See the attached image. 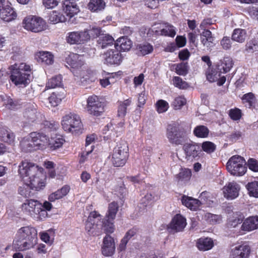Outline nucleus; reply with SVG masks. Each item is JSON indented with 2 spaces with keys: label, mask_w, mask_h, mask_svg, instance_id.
Listing matches in <instances>:
<instances>
[{
  "label": "nucleus",
  "mask_w": 258,
  "mask_h": 258,
  "mask_svg": "<svg viewBox=\"0 0 258 258\" xmlns=\"http://www.w3.org/2000/svg\"><path fill=\"white\" fill-rule=\"evenodd\" d=\"M42 171V168L26 160L22 161L19 166L20 178L31 189L36 191L43 189L46 185V177Z\"/></svg>",
  "instance_id": "1"
},
{
  "label": "nucleus",
  "mask_w": 258,
  "mask_h": 258,
  "mask_svg": "<svg viewBox=\"0 0 258 258\" xmlns=\"http://www.w3.org/2000/svg\"><path fill=\"white\" fill-rule=\"evenodd\" d=\"M9 70L11 74L10 79L15 85H25L28 83L30 74L27 72L30 71L29 66L25 63H16L9 67Z\"/></svg>",
  "instance_id": "2"
},
{
  "label": "nucleus",
  "mask_w": 258,
  "mask_h": 258,
  "mask_svg": "<svg viewBox=\"0 0 258 258\" xmlns=\"http://www.w3.org/2000/svg\"><path fill=\"white\" fill-rule=\"evenodd\" d=\"M21 208L23 212L41 220L48 215L47 212L42 209V204L37 200H26L22 205Z\"/></svg>",
  "instance_id": "3"
},
{
  "label": "nucleus",
  "mask_w": 258,
  "mask_h": 258,
  "mask_svg": "<svg viewBox=\"0 0 258 258\" xmlns=\"http://www.w3.org/2000/svg\"><path fill=\"white\" fill-rule=\"evenodd\" d=\"M61 125L64 131L72 134H77L83 128L80 116L70 112L62 117Z\"/></svg>",
  "instance_id": "4"
},
{
  "label": "nucleus",
  "mask_w": 258,
  "mask_h": 258,
  "mask_svg": "<svg viewBox=\"0 0 258 258\" xmlns=\"http://www.w3.org/2000/svg\"><path fill=\"white\" fill-rule=\"evenodd\" d=\"M128 157L127 144L125 142H122L114 148L112 154L111 161L114 166H123L125 164Z\"/></svg>",
  "instance_id": "5"
},
{
  "label": "nucleus",
  "mask_w": 258,
  "mask_h": 258,
  "mask_svg": "<svg viewBox=\"0 0 258 258\" xmlns=\"http://www.w3.org/2000/svg\"><path fill=\"white\" fill-rule=\"evenodd\" d=\"M227 169L231 174L235 176L244 175L247 170L244 158L238 155L231 157L227 163Z\"/></svg>",
  "instance_id": "6"
},
{
  "label": "nucleus",
  "mask_w": 258,
  "mask_h": 258,
  "mask_svg": "<svg viewBox=\"0 0 258 258\" xmlns=\"http://www.w3.org/2000/svg\"><path fill=\"white\" fill-rule=\"evenodd\" d=\"M166 135L169 142L175 145L182 144L186 139L185 132L174 123L170 124L167 126Z\"/></svg>",
  "instance_id": "7"
},
{
  "label": "nucleus",
  "mask_w": 258,
  "mask_h": 258,
  "mask_svg": "<svg viewBox=\"0 0 258 258\" xmlns=\"http://www.w3.org/2000/svg\"><path fill=\"white\" fill-rule=\"evenodd\" d=\"M22 24L25 29L35 33L43 31L47 27L46 22L43 19L32 15L26 17Z\"/></svg>",
  "instance_id": "8"
},
{
  "label": "nucleus",
  "mask_w": 258,
  "mask_h": 258,
  "mask_svg": "<svg viewBox=\"0 0 258 258\" xmlns=\"http://www.w3.org/2000/svg\"><path fill=\"white\" fill-rule=\"evenodd\" d=\"M86 110L88 113L92 116H101L104 112V103L97 96H90L87 100Z\"/></svg>",
  "instance_id": "9"
},
{
  "label": "nucleus",
  "mask_w": 258,
  "mask_h": 258,
  "mask_svg": "<svg viewBox=\"0 0 258 258\" xmlns=\"http://www.w3.org/2000/svg\"><path fill=\"white\" fill-rule=\"evenodd\" d=\"M15 238L16 242L24 240L26 242H36L38 239L37 232L34 228L32 227H22L17 231Z\"/></svg>",
  "instance_id": "10"
},
{
  "label": "nucleus",
  "mask_w": 258,
  "mask_h": 258,
  "mask_svg": "<svg viewBox=\"0 0 258 258\" xmlns=\"http://www.w3.org/2000/svg\"><path fill=\"white\" fill-rule=\"evenodd\" d=\"M79 75L73 74L75 80L79 85L86 86L93 82L96 80L95 73L89 69L86 66L78 70Z\"/></svg>",
  "instance_id": "11"
},
{
  "label": "nucleus",
  "mask_w": 258,
  "mask_h": 258,
  "mask_svg": "<svg viewBox=\"0 0 258 258\" xmlns=\"http://www.w3.org/2000/svg\"><path fill=\"white\" fill-rule=\"evenodd\" d=\"M66 62L71 67V72L73 74L78 76V70L86 66L84 57L78 54L70 53L66 58Z\"/></svg>",
  "instance_id": "12"
},
{
  "label": "nucleus",
  "mask_w": 258,
  "mask_h": 258,
  "mask_svg": "<svg viewBox=\"0 0 258 258\" xmlns=\"http://www.w3.org/2000/svg\"><path fill=\"white\" fill-rule=\"evenodd\" d=\"M152 30L157 35L161 36L173 37L176 34L174 27L167 23L155 24L152 26Z\"/></svg>",
  "instance_id": "13"
},
{
  "label": "nucleus",
  "mask_w": 258,
  "mask_h": 258,
  "mask_svg": "<svg viewBox=\"0 0 258 258\" xmlns=\"http://www.w3.org/2000/svg\"><path fill=\"white\" fill-rule=\"evenodd\" d=\"M186 220L181 214H176L172 218L168 226V230L170 232H181L186 226Z\"/></svg>",
  "instance_id": "14"
},
{
  "label": "nucleus",
  "mask_w": 258,
  "mask_h": 258,
  "mask_svg": "<svg viewBox=\"0 0 258 258\" xmlns=\"http://www.w3.org/2000/svg\"><path fill=\"white\" fill-rule=\"evenodd\" d=\"M251 252L250 246L243 243L233 247L230 251L229 258H248Z\"/></svg>",
  "instance_id": "15"
},
{
  "label": "nucleus",
  "mask_w": 258,
  "mask_h": 258,
  "mask_svg": "<svg viewBox=\"0 0 258 258\" xmlns=\"http://www.w3.org/2000/svg\"><path fill=\"white\" fill-rule=\"evenodd\" d=\"M185 158L187 160L192 161L198 157L200 151V147L193 142L185 143L183 147Z\"/></svg>",
  "instance_id": "16"
},
{
  "label": "nucleus",
  "mask_w": 258,
  "mask_h": 258,
  "mask_svg": "<svg viewBox=\"0 0 258 258\" xmlns=\"http://www.w3.org/2000/svg\"><path fill=\"white\" fill-rule=\"evenodd\" d=\"M30 138L33 139V144L37 149L44 150L48 146L49 138L42 132L30 133Z\"/></svg>",
  "instance_id": "17"
},
{
  "label": "nucleus",
  "mask_w": 258,
  "mask_h": 258,
  "mask_svg": "<svg viewBox=\"0 0 258 258\" xmlns=\"http://www.w3.org/2000/svg\"><path fill=\"white\" fill-rule=\"evenodd\" d=\"M66 40L71 44H83L88 41V36L83 31L72 32L68 34Z\"/></svg>",
  "instance_id": "18"
},
{
  "label": "nucleus",
  "mask_w": 258,
  "mask_h": 258,
  "mask_svg": "<svg viewBox=\"0 0 258 258\" xmlns=\"http://www.w3.org/2000/svg\"><path fill=\"white\" fill-rule=\"evenodd\" d=\"M105 62L110 64H119L122 61V57L118 48H111L104 53Z\"/></svg>",
  "instance_id": "19"
},
{
  "label": "nucleus",
  "mask_w": 258,
  "mask_h": 258,
  "mask_svg": "<svg viewBox=\"0 0 258 258\" xmlns=\"http://www.w3.org/2000/svg\"><path fill=\"white\" fill-rule=\"evenodd\" d=\"M240 189V186L237 182L234 181L229 182L223 188L224 197L228 200L237 198Z\"/></svg>",
  "instance_id": "20"
},
{
  "label": "nucleus",
  "mask_w": 258,
  "mask_h": 258,
  "mask_svg": "<svg viewBox=\"0 0 258 258\" xmlns=\"http://www.w3.org/2000/svg\"><path fill=\"white\" fill-rule=\"evenodd\" d=\"M221 73L216 69L209 68L206 73L207 79L211 83L217 82L218 86L223 85L226 81L225 76L221 77Z\"/></svg>",
  "instance_id": "21"
},
{
  "label": "nucleus",
  "mask_w": 258,
  "mask_h": 258,
  "mask_svg": "<svg viewBox=\"0 0 258 258\" xmlns=\"http://www.w3.org/2000/svg\"><path fill=\"white\" fill-rule=\"evenodd\" d=\"M234 62L232 58L229 56H225L216 64V69L220 72L226 74L229 72L232 68Z\"/></svg>",
  "instance_id": "22"
},
{
  "label": "nucleus",
  "mask_w": 258,
  "mask_h": 258,
  "mask_svg": "<svg viewBox=\"0 0 258 258\" xmlns=\"http://www.w3.org/2000/svg\"><path fill=\"white\" fill-rule=\"evenodd\" d=\"M63 10L67 16L71 18L79 12V8L74 0H64Z\"/></svg>",
  "instance_id": "23"
},
{
  "label": "nucleus",
  "mask_w": 258,
  "mask_h": 258,
  "mask_svg": "<svg viewBox=\"0 0 258 258\" xmlns=\"http://www.w3.org/2000/svg\"><path fill=\"white\" fill-rule=\"evenodd\" d=\"M92 217L88 218L85 224V229L88 234L90 235L95 236H98L102 232V226L100 224H94V223H91Z\"/></svg>",
  "instance_id": "24"
},
{
  "label": "nucleus",
  "mask_w": 258,
  "mask_h": 258,
  "mask_svg": "<svg viewBox=\"0 0 258 258\" xmlns=\"http://www.w3.org/2000/svg\"><path fill=\"white\" fill-rule=\"evenodd\" d=\"M65 142L64 139L59 135H55L48 139V147L51 150H57L62 147Z\"/></svg>",
  "instance_id": "25"
},
{
  "label": "nucleus",
  "mask_w": 258,
  "mask_h": 258,
  "mask_svg": "<svg viewBox=\"0 0 258 258\" xmlns=\"http://www.w3.org/2000/svg\"><path fill=\"white\" fill-rule=\"evenodd\" d=\"M258 228V216H252L247 218L241 226V229L250 231Z\"/></svg>",
  "instance_id": "26"
},
{
  "label": "nucleus",
  "mask_w": 258,
  "mask_h": 258,
  "mask_svg": "<svg viewBox=\"0 0 258 258\" xmlns=\"http://www.w3.org/2000/svg\"><path fill=\"white\" fill-rule=\"evenodd\" d=\"M181 201L183 205L191 210H196L201 204L198 199L185 196L182 197Z\"/></svg>",
  "instance_id": "27"
},
{
  "label": "nucleus",
  "mask_w": 258,
  "mask_h": 258,
  "mask_svg": "<svg viewBox=\"0 0 258 258\" xmlns=\"http://www.w3.org/2000/svg\"><path fill=\"white\" fill-rule=\"evenodd\" d=\"M17 14L9 5L0 12V18L5 21L10 22L14 20Z\"/></svg>",
  "instance_id": "28"
},
{
  "label": "nucleus",
  "mask_w": 258,
  "mask_h": 258,
  "mask_svg": "<svg viewBox=\"0 0 258 258\" xmlns=\"http://www.w3.org/2000/svg\"><path fill=\"white\" fill-rule=\"evenodd\" d=\"M64 97V90L60 89L59 91H56L52 93L50 96L48 98L50 104L53 107L57 106Z\"/></svg>",
  "instance_id": "29"
},
{
  "label": "nucleus",
  "mask_w": 258,
  "mask_h": 258,
  "mask_svg": "<svg viewBox=\"0 0 258 258\" xmlns=\"http://www.w3.org/2000/svg\"><path fill=\"white\" fill-rule=\"evenodd\" d=\"M132 47V41L127 37H122L118 38L115 43L113 48H120L123 51L129 50Z\"/></svg>",
  "instance_id": "30"
},
{
  "label": "nucleus",
  "mask_w": 258,
  "mask_h": 258,
  "mask_svg": "<svg viewBox=\"0 0 258 258\" xmlns=\"http://www.w3.org/2000/svg\"><path fill=\"white\" fill-rule=\"evenodd\" d=\"M70 188L68 185L63 186L61 188L52 193L49 196V200L50 202H54L66 196L69 192Z\"/></svg>",
  "instance_id": "31"
},
{
  "label": "nucleus",
  "mask_w": 258,
  "mask_h": 258,
  "mask_svg": "<svg viewBox=\"0 0 258 258\" xmlns=\"http://www.w3.org/2000/svg\"><path fill=\"white\" fill-rule=\"evenodd\" d=\"M118 204L115 202H111L108 205V211L106 213L105 219L107 221H113L116 217V214L118 210Z\"/></svg>",
  "instance_id": "32"
},
{
  "label": "nucleus",
  "mask_w": 258,
  "mask_h": 258,
  "mask_svg": "<svg viewBox=\"0 0 258 258\" xmlns=\"http://www.w3.org/2000/svg\"><path fill=\"white\" fill-rule=\"evenodd\" d=\"M137 230L135 228H132L129 230L125 234L123 238L122 239L121 242H128L129 240H140L146 241L144 237L138 238L139 237H141V235L137 233Z\"/></svg>",
  "instance_id": "33"
},
{
  "label": "nucleus",
  "mask_w": 258,
  "mask_h": 258,
  "mask_svg": "<svg viewBox=\"0 0 258 258\" xmlns=\"http://www.w3.org/2000/svg\"><path fill=\"white\" fill-rule=\"evenodd\" d=\"M94 140L95 136L94 135H91L87 137L86 139V149L83 152L82 154L80 160V162H84L85 161L87 156L92 152V146L91 147V149H89L88 148V147L89 145L94 142Z\"/></svg>",
  "instance_id": "34"
},
{
  "label": "nucleus",
  "mask_w": 258,
  "mask_h": 258,
  "mask_svg": "<svg viewBox=\"0 0 258 258\" xmlns=\"http://www.w3.org/2000/svg\"><path fill=\"white\" fill-rule=\"evenodd\" d=\"M20 145L22 150L26 152L32 151L37 149L33 144V139L30 138V134L29 137H25L22 139Z\"/></svg>",
  "instance_id": "35"
},
{
  "label": "nucleus",
  "mask_w": 258,
  "mask_h": 258,
  "mask_svg": "<svg viewBox=\"0 0 258 258\" xmlns=\"http://www.w3.org/2000/svg\"><path fill=\"white\" fill-rule=\"evenodd\" d=\"M88 9L92 12H98L103 10L105 3L103 0H90L88 5Z\"/></svg>",
  "instance_id": "36"
},
{
  "label": "nucleus",
  "mask_w": 258,
  "mask_h": 258,
  "mask_svg": "<svg viewBox=\"0 0 258 258\" xmlns=\"http://www.w3.org/2000/svg\"><path fill=\"white\" fill-rule=\"evenodd\" d=\"M24 117L27 123L30 124L34 122L37 119L36 109L34 107L27 108L24 113Z\"/></svg>",
  "instance_id": "37"
},
{
  "label": "nucleus",
  "mask_w": 258,
  "mask_h": 258,
  "mask_svg": "<svg viewBox=\"0 0 258 258\" xmlns=\"http://www.w3.org/2000/svg\"><path fill=\"white\" fill-rule=\"evenodd\" d=\"M66 21V18L60 12L53 11L50 13L49 16V21L52 24H57L58 23L64 22Z\"/></svg>",
  "instance_id": "38"
},
{
  "label": "nucleus",
  "mask_w": 258,
  "mask_h": 258,
  "mask_svg": "<svg viewBox=\"0 0 258 258\" xmlns=\"http://www.w3.org/2000/svg\"><path fill=\"white\" fill-rule=\"evenodd\" d=\"M246 37V31L241 29H236L232 35V39L239 43L243 42Z\"/></svg>",
  "instance_id": "39"
},
{
  "label": "nucleus",
  "mask_w": 258,
  "mask_h": 258,
  "mask_svg": "<svg viewBox=\"0 0 258 258\" xmlns=\"http://www.w3.org/2000/svg\"><path fill=\"white\" fill-rule=\"evenodd\" d=\"M137 49L138 55L142 56L149 54L153 50V46L148 43L139 44L138 45Z\"/></svg>",
  "instance_id": "40"
},
{
  "label": "nucleus",
  "mask_w": 258,
  "mask_h": 258,
  "mask_svg": "<svg viewBox=\"0 0 258 258\" xmlns=\"http://www.w3.org/2000/svg\"><path fill=\"white\" fill-rule=\"evenodd\" d=\"M115 249L114 243H103L101 247V251L104 256H110L114 253Z\"/></svg>",
  "instance_id": "41"
},
{
  "label": "nucleus",
  "mask_w": 258,
  "mask_h": 258,
  "mask_svg": "<svg viewBox=\"0 0 258 258\" xmlns=\"http://www.w3.org/2000/svg\"><path fill=\"white\" fill-rule=\"evenodd\" d=\"M191 173L188 169H181L178 174H176L175 178L179 182H186L190 178Z\"/></svg>",
  "instance_id": "42"
},
{
  "label": "nucleus",
  "mask_w": 258,
  "mask_h": 258,
  "mask_svg": "<svg viewBox=\"0 0 258 258\" xmlns=\"http://www.w3.org/2000/svg\"><path fill=\"white\" fill-rule=\"evenodd\" d=\"M38 57L39 61L47 64H51L53 62V55L49 52H40Z\"/></svg>",
  "instance_id": "43"
},
{
  "label": "nucleus",
  "mask_w": 258,
  "mask_h": 258,
  "mask_svg": "<svg viewBox=\"0 0 258 258\" xmlns=\"http://www.w3.org/2000/svg\"><path fill=\"white\" fill-rule=\"evenodd\" d=\"M0 136L4 142L9 144L13 143L14 141L15 136L10 130L2 129L0 132Z\"/></svg>",
  "instance_id": "44"
},
{
  "label": "nucleus",
  "mask_w": 258,
  "mask_h": 258,
  "mask_svg": "<svg viewBox=\"0 0 258 258\" xmlns=\"http://www.w3.org/2000/svg\"><path fill=\"white\" fill-rule=\"evenodd\" d=\"M209 133L208 128L204 125L197 126L194 131V134L196 137L202 138L207 137Z\"/></svg>",
  "instance_id": "45"
},
{
  "label": "nucleus",
  "mask_w": 258,
  "mask_h": 258,
  "mask_svg": "<svg viewBox=\"0 0 258 258\" xmlns=\"http://www.w3.org/2000/svg\"><path fill=\"white\" fill-rule=\"evenodd\" d=\"M99 44H101L102 48L106 47L108 45L113 44L114 39L108 34H101L98 39Z\"/></svg>",
  "instance_id": "46"
},
{
  "label": "nucleus",
  "mask_w": 258,
  "mask_h": 258,
  "mask_svg": "<svg viewBox=\"0 0 258 258\" xmlns=\"http://www.w3.org/2000/svg\"><path fill=\"white\" fill-rule=\"evenodd\" d=\"M186 104V99L183 96H179L174 99L171 105L175 110H179Z\"/></svg>",
  "instance_id": "47"
},
{
  "label": "nucleus",
  "mask_w": 258,
  "mask_h": 258,
  "mask_svg": "<svg viewBox=\"0 0 258 258\" xmlns=\"http://www.w3.org/2000/svg\"><path fill=\"white\" fill-rule=\"evenodd\" d=\"M246 186L250 196L258 198V182H249Z\"/></svg>",
  "instance_id": "48"
},
{
  "label": "nucleus",
  "mask_w": 258,
  "mask_h": 258,
  "mask_svg": "<svg viewBox=\"0 0 258 258\" xmlns=\"http://www.w3.org/2000/svg\"><path fill=\"white\" fill-rule=\"evenodd\" d=\"M243 103L245 106L250 108L255 103V98L252 93H248L244 94L241 98Z\"/></svg>",
  "instance_id": "49"
},
{
  "label": "nucleus",
  "mask_w": 258,
  "mask_h": 258,
  "mask_svg": "<svg viewBox=\"0 0 258 258\" xmlns=\"http://www.w3.org/2000/svg\"><path fill=\"white\" fill-rule=\"evenodd\" d=\"M132 102L131 99H127L125 100L123 102H121L118 109V116L119 117H123L126 113V108L130 106Z\"/></svg>",
  "instance_id": "50"
},
{
  "label": "nucleus",
  "mask_w": 258,
  "mask_h": 258,
  "mask_svg": "<svg viewBox=\"0 0 258 258\" xmlns=\"http://www.w3.org/2000/svg\"><path fill=\"white\" fill-rule=\"evenodd\" d=\"M204 219L207 223L213 225L219 223L221 221V218L219 216L208 213L204 215Z\"/></svg>",
  "instance_id": "51"
},
{
  "label": "nucleus",
  "mask_w": 258,
  "mask_h": 258,
  "mask_svg": "<svg viewBox=\"0 0 258 258\" xmlns=\"http://www.w3.org/2000/svg\"><path fill=\"white\" fill-rule=\"evenodd\" d=\"M243 219V217L241 215L234 213L232 217L229 218L228 224L231 227H235L242 222Z\"/></svg>",
  "instance_id": "52"
},
{
  "label": "nucleus",
  "mask_w": 258,
  "mask_h": 258,
  "mask_svg": "<svg viewBox=\"0 0 258 258\" xmlns=\"http://www.w3.org/2000/svg\"><path fill=\"white\" fill-rule=\"evenodd\" d=\"M61 81L62 77L61 75L53 77L49 80L46 87L49 88H53L57 86H60L61 84Z\"/></svg>",
  "instance_id": "53"
},
{
  "label": "nucleus",
  "mask_w": 258,
  "mask_h": 258,
  "mask_svg": "<svg viewBox=\"0 0 258 258\" xmlns=\"http://www.w3.org/2000/svg\"><path fill=\"white\" fill-rule=\"evenodd\" d=\"M202 150L207 154L213 153L216 148V146L213 143L210 141L204 142L202 144Z\"/></svg>",
  "instance_id": "54"
},
{
  "label": "nucleus",
  "mask_w": 258,
  "mask_h": 258,
  "mask_svg": "<svg viewBox=\"0 0 258 258\" xmlns=\"http://www.w3.org/2000/svg\"><path fill=\"white\" fill-rule=\"evenodd\" d=\"M40 239L43 242H52L54 240V233L52 231H48L39 233Z\"/></svg>",
  "instance_id": "55"
},
{
  "label": "nucleus",
  "mask_w": 258,
  "mask_h": 258,
  "mask_svg": "<svg viewBox=\"0 0 258 258\" xmlns=\"http://www.w3.org/2000/svg\"><path fill=\"white\" fill-rule=\"evenodd\" d=\"M90 217H92L91 218L92 219L91 223H94V224H98L102 226L103 221H101L102 216L98 212L94 211L90 212L88 218H90Z\"/></svg>",
  "instance_id": "56"
},
{
  "label": "nucleus",
  "mask_w": 258,
  "mask_h": 258,
  "mask_svg": "<svg viewBox=\"0 0 258 258\" xmlns=\"http://www.w3.org/2000/svg\"><path fill=\"white\" fill-rule=\"evenodd\" d=\"M44 127L48 132L56 131L59 127L58 122L54 121H45Z\"/></svg>",
  "instance_id": "57"
},
{
  "label": "nucleus",
  "mask_w": 258,
  "mask_h": 258,
  "mask_svg": "<svg viewBox=\"0 0 258 258\" xmlns=\"http://www.w3.org/2000/svg\"><path fill=\"white\" fill-rule=\"evenodd\" d=\"M176 73L179 75L185 76L188 73L187 63H180L176 65L175 68Z\"/></svg>",
  "instance_id": "58"
},
{
  "label": "nucleus",
  "mask_w": 258,
  "mask_h": 258,
  "mask_svg": "<svg viewBox=\"0 0 258 258\" xmlns=\"http://www.w3.org/2000/svg\"><path fill=\"white\" fill-rule=\"evenodd\" d=\"M168 108V103L165 100H160L156 103L157 110L159 113L166 111Z\"/></svg>",
  "instance_id": "59"
},
{
  "label": "nucleus",
  "mask_w": 258,
  "mask_h": 258,
  "mask_svg": "<svg viewBox=\"0 0 258 258\" xmlns=\"http://www.w3.org/2000/svg\"><path fill=\"white\" fill-rule=\"evenodd\" d=\"M24 183V185L20 187L19 194L24 198H29L31 196V187L28 184Z\"/></svg>",
  "instance_id": "60"
},
{
  "label": "nucleus",
  "mask_w": 258,
  "mask_h": 258,
  "mask_svg": "<svg viewBox=\"0 0 258 258\" xmlns=\"http://www.w3.org/2000/svg\"><path fill=\"white\" fill-rule=\"evenodd\" d=\"M17 250L23 251L34 247L33 243H15L14 245Z\"/></svg>",
  "instance_id": "61"
},
{
  "label": "nucleus",
  "mask_w": 258,
  "mask_h": 258,
  "mask_svg": "<svg viewBox=\"0 0 258 258\" xmlns=\"http://www.w3.org/2000/svg\"><path fill=\"white\" fill-rule=\"evenodd\" d=\"M83 32L88 34L89 40L91 37L94 38L98 36L101 31L100 29L98 27H92L90 29L84 30Z\"/></svg>",
  "instance_id": "62"
},
{
  "label": "nucleus",
  "mask_w": 258,
  "mask_h": 258,
  "mask_svg": "<svg viewBox=\"0 0 258 258\" xmlns=\"http://www.w3.org/2000/svg\"><path fill=\"white\" fill-rule=\"evenodd\" d=\"M258 49V42L251 40L246 45V51L248 53H253Z\"/></svg>",
  "instance_id": "63"
},
{
  "label": "nucleus",
  "mask_w": 258,
  "mask_h": 258,
  "mask_svg": "<svg viewBox=\"0 0 258 258\" xmlns=\"http://www.w3.org/2000/svg\"><path fill=\"white\" fill-rule=\"evenodd\" d=\"M173 81L174 86L180 89H186L188 86V84L179 77H175L173 79Z\"/></svg>",
  "instance_id": "64"
}]
</instances>
